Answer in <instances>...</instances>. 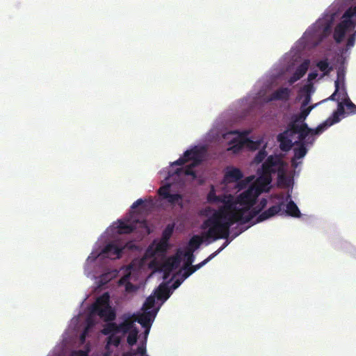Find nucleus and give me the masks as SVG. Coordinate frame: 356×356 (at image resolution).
<instances>
[{"mask_svg":"<svg viewBox=\"0 0 356 356\" xmlns=\"http://www.w3.org/2000/svg\"><path fill=\"white\" fill-rule=\"evenodd\" d=\"M170 188V186L169 184H166L159 188L158 193L162 197V199L165 200L167 196L169 195Z\"/></svg>","mask_w":356,"mask_h":356,"instance_id":"c756f323","label":"nucleus"},{"mask_svg":"<svg viewBox=\"0 0 356 356\" xmlns=\"http://www.w3.org/2000/svg\"><path fill=\"white\" fill-rule=\"evenodd\" d=\"M228 241H225L220 248H219L216 252L210 254L204 261L199 263L198 264L192 266L193 270L195 272L196 270L202 268L203 266H204L206 264H207L210 260H211L213 257L218 254L228 245Z\"/></svg>","mask_w":356,"mask_h":356,"instance_id":"412c9836","label":"nucleus"},{"mask_svg":"<svg viewBox=\"0 0 356 356\" xmlns=\"http://www.w3.org/2000/svg\"><path fill=\"white\" fill-rule=\"evenodd\" d=\"M289 124L292 136L298 134V140L296 141L294 144L301 145L302 144H304V145H313L315 140L313 136L314 135H320L330 127L326 120L315 129L309 128L307 123H289Z\"/></svg>","mask_w":356,"mask_h":356,"instance_id":"f03ea898","label":"nucleus"},{"mask_svg":"<svg viewBox=\"0 0 356 356\" xmlns=\"http://www.w3.org/2000/svg\"><path fill=\"white\" fill-rule=\"evenodd\" d=\"M290 92L291 90L288 88H280L270 95V100H288Z\"/></svg>","mask_w":356,"mask_h":356,"instance_id":"a211bd4d","label":"nucleus"},{"mask_svg":"<svg viewBox=\"0 0 356 356\" xmlns=\"http://www.w3.org/2000/svg\"><path fill=\"white\" fill-rule=\"evenodd\" d=\"M336 81H339V86L344 85V74L343 70H339L337 71V79Z\"/></svg>","mask_w":356,"mask_h":356,"instance_id":"4c0bfd02","label":"nucleus"},{"mask_svg":"<svg viewBox=\"0 0 356 356\" xmlns=\"http://www.w3.org/2000/svg\"><path fill=\"white\" fill-rule=\"evenodd\" d=\"M174 262H176V263H177V264H178V263L179 262V259H178V258H177V257H176V258H174Z\"/></svg>","mask_w":356,"mask_h":356,"instance_id":"864d4df0","label":"nucleus"},{"mask_svg":"<svg viewBox=\"0 0 356 356\" xmlns=\"http://www.w3.org/2000/svg\"><path fill=\"white\" fill-rule=\"evenodd\" d=\"M267 204V200L264 198H263L261 201H260V203H259V205H260V208L259 209H257V211H261ZM255 211H257V209H255Z\"/></svg>","mask_w":356,"mask_h":356,"instance_id":"49530a36","label":"nucleus"},{"mask_svg":"<svg viewBox=\"0 0 356 356\" xmlns=\"http://www.w3.org/2000/svg\"><path fill=\"white\" fill-rule=\"evenodd\" d=\"M181 170H182V168L178 169V170H177V172H177V174H179V172H180V171H181Z\"/></svg>","mask_w":356,"mask_h":356,"instance_id":"5fc2aeb1","label":"nucleus"},{"mask_svg":"<svg viewBox=\"0 0 356 356\" xmlns=\"http://www.w3.org/2000/svg\"><path fill=\"white\" fill-rule=\"evenodd\" d=\"M283 206L284 203L282 202L277 204L270 207L268 209L264 211V212L258 215V216L256 218V220L253 222V225L262 222L277 214L282 211Z\"/></svg>","mask_w":356,"mask_h":356,"instance_id":"ddd939ff","label":"nucleus"},{"mask_svg":"<svg viewBox=\"0 0 356 356\" xmlns=\"http://www.w3.org/2000/svg\"><path fill=\"white\" fill-rule=\"evenodd\" d=\"M156 250H164V248H162V245H159L156 247Z\"/></svg>","mask_w":356,"mask_h":356,"instance_id":"09e8293b","label":"nucleus"},{"mask_svg":"<svg viewBox=\"0 0 356 356\" xmlns=\"http://www.w3.org/2000/svg\"><path fill=\"white\" fill-rule=\"evenodd\" d=\"M292 134L291 133L289 124H287L286 129L278 134L277 139L280 143V148L283 152L289 151L293 147L294 143H292L291 139L293 137Z\"/></svg>","mask_w":356,"mask_h":356,"instance_id":"f8f14e48","label":"nucleus"},{"mask_svg":"<svg viewBox=\"0 0 356 356\" xmlns=\"http://www.w3.org/2000/svg\"><path fill=\"white\" fill-rule=\"evenodd\" d=\"M207 199L209 203H222V205L202 223V229L209 228L203 236L206 240L211 238L213 241H216L219 238H227L231 226L236 222H240L241 225L248 223L254 218L257 213V212H252L245 216V209H237L232 195H217L213 186L209 192Z\"/></svg>","mask_w":356,"mask_h":356,"instance_id":"f257e3e1","label":"nucleus"},{"mask_svg":"<svg viewBox=\"0 0 356 356\" xmlns=\"http://www.w3.org/2000/svg\"><path fill=\"white\" fill-rule=\"evenodd\" d=\"M145 335L146 337L147 335H148L150 328H145Z\"/></svg>","mask_w":356,"mask_h":356,"instance_id":"8fccbe9b","label":"nucleus"},{"mask_svg":"<svg viewBox=\"0 0 356 356\" xmlns=\"http://www.w3.org/2000/svg\"><path fill=\"white\" fill-rule=\"evenodd\" d=\"M172 227H170L168 225L163 232V237L165 238H168L172 232Z\"/></svg>","mask_w":356,"mask_h":356,"instance_id":"58836bf2","label":"nucleus"},{"mask_svg":"<svg viewBox=\"0 0 356 356\" xmlns=\"http://www.w3.org/2000/svg\"><path fill=\"white\" fill-rule=\"evenodd\" d=\"M298 145V147L293 149L294 156L291 160L292 165L295 168L297 166L296 161L303 158L307 153V149L306 148V145H304V144H302V145Z\"/></svg>","mask_w":356,"mask_h":356,"instance_id":"6ab92c4d","label":"nucleus"},{"mask_svg":"<svg viewBox=\"0 0 356 356\" xmlns=\"http://www.w3.org/2000/svg\"><path fill=\"white\" fill-rule=\"evenodd\" d=\"M343 91H346L345 86L344 85H339V92H338L337 95L339 99H341L344 97L343 95Z\"/></svg>","mask_w":356,"mask_h":356,"instance_id":"c03bdc74","label":"nucleus"},{"mask_svg":"<svg viewBox=\"0 0 356 356\" xmlns=\"http://www.w3.org/2000/svg\"><path fill=\"white\" fill-rule=\"evenodd\" d=\"M283 162L278 156H270L262 164L261 169H259L257 173L259 175L258 181L265 184H269L271 181V174L275 173L277 167H282Z\"/></svg>","mask_w":356,"mask_h":356,"instance_id":"6e6552de","label":"nucleus"},{"mask_svg":"<svg viewBox=\"0 0 356 356\" xmlns=\"http://www.w3.org/2000/svg\"><path fill=\"white\" fill-rule=\"evenodd\" d=\"M92 312L97 314L104 321L111 322L116 318V313L110 305V296L104 293L98 297L92 306Z\"/></svg>","mask_w":356,"mask_h":356,"instance_id":"20e7f679","label":"nucleus"},{"mask_svg":"<svg viewBox=\"0 0 356 356\" xmlns=\"http://www.w3.org/2000/svg\"><path fill=\"white\" fill-rule=\"evenodd\" d=\"M134 323V321L132 316H129L119 325L113 322L108 323L104 325L102 333L104 335H108L113 332H122L123 334H125L136 327Z\"/></svg>","mask_w":356,"mask_h":356,"instance_id":"1a4fd4ad","label":"nucleus"},{"mask_svg":"<svg viewBox=\"0 0 356 356\" xmlns=\"http://www.w3.org/2000/svg\"><path fill=\"white\" fill-rule=\"evenodd\" d=\"M310 61L308 59L305 60L296 70L295 72L289 79V83L292 85L299 79H300L308 70Z\"/></svg>","mask_w":356,"mask_h":356,"instance_id":"4468645a","label":"nucleus"},{"mask_svg":"<svg viewBox=\"0 0 356 356\" xmlns=\"http://www.w3.org/2000/svg\"><path fill=\"white\" fill-rule=\"evenodd\" d=\"M310 102H311V96L309 94H307L301 104V106H302L303 107L307 106V105L309 104Z\"/></svg>","mask_w":356,"mask_h":356,"instance_id":"ea45409f","label":"nucleus"},{"mask_svg":"<svg viewBox=\"0 0 356 356\" xmlns=\"http://www.w3.org/2000/svg\"><path fill=\"white\" fill-rule=\"evenodd\" d=\"M116 334L118 333L113 332L108 334V337L107 338V346L113 345L115 347H118L120 345L121 338L119 336H117Z\"/></svg>","mask_w":356,"mask_h":356,"instance_id":"bb28decb","label":"nucleus"},{"mask_svg":"<svg viewBox=\"0 0 356 356\" xmlns=\"http://www.w3.org/2000/svg\"><path fill=\"white\" fill-rule=\"evenodd\" d=\"M118 228L120 234H130L136 229V225L120 221Z\"/></svg>","mask_w":356,"mask_h":356,"instance_id":"5701e85b","label":"nucleus"},{"mask_svg":"<svg viewBox=\"0 0 356 356\" xmlns=\"http://www.w3.org/2000/svg\"><path fill=\"white\" fill-rule=\"evenodd\" d=\"M355 39H356V31L348 37L347 43H346L347 48H350L354 46Z\"/></svg>","mask_w":356,"mask_h":356,"instance_id":"72a5a7b5","label":"nucleus"},{"mask_svg":"<svg viewBox=\"0 0 356 356\" xmlns=\"http://www.w3.org/2000/svg\"><path fill=\"white\" fill-rule=\"evenodd\" d=\"M285 212L287 215L293 218H299L301 216L298 207L293 200H290L286 205Z\"/></svg>","mask_w":356,"mask_h":356,"instance_id":"4be33fe9","label":"nucleus"},{"mask_svg":"<svg viewBox=\"0 0 356 356\" xmlns=\"http://www.w3.org/2000/svg\"><path fill=\"white\" fill-rule=\"evenodd\" d=\"M312 87V86H307L305 87V89L306 90V91L308 92H309V88Z\"/></svg>","mask_w":356,"mask_h":356,"instance_id":"3c124183","label":"nucleus"},{"mask_svg":"<svg viewBox=\"0 0 356 356\" xmlns=\"http://www.w3.org/2000/svg\"><path fill=\"white\" fill-rule=\"evenodd\" d=\"M123 356H148L146 350V343L140 344L136 350L126 353Z\"/></svg>","mask_w":356,"mask_h":356,"instance_id":"b1692460","label":"nucleus"},{"mask_svg":"<svg viewBox=\"0 0 356 356\" xmlns=\"http://www.w3.org/2000/svg\"><path fill=\"white\" fill-rule=\"evenodd\" d=\"M157 310L143 311L137 316H132L133 320L140 323L144 328H150L156 315Z\"/></svg>","mask_w":356,"mask_h":356,"instance_id":"9b49d317","label":"nucleus"},{"mask_svg":"<svg viewBox=\"0 0 356 356\" xmlns=\"http://www.w3.org/2000/svg\"><path fill=\"white\" fill-rule=\"evenodd\" d=\"M122 248L115 243H109L104 247L102 253L111 259H119L121 257Z\"/></svg>","mask_w":356,"mask_h":356,"instance_id":"dca6fc26","label":"nucleus"},{"mask_svg":"<svg viewBox=\"0 0 356 356\" xmlns=\"http://www.w3.org/2000/svg\"><path fill=\"white\" fill-rule=\"evenodd\" d=\"M242 172L236 168H231L227 170L224 176V181L227 183L236 182L243 177Z\"/></svg>","mask_w":356,"mask_h":356,"instance_id":"f3484780","label":"nucleus"},{"mask_svg":"<svg viewBox=\"0 0 356 356\" xmlns=\"http://www.w3.org/2000/svg\"><path fill=\"white\" fill-rule=\"evenodd\" d=\"M318 69L323 72L324 75H328L329 73L332 70V67L330 66L327 59L321 60L316 64Z\"/></svg>","mask_w":356,"mask_h":356,"instance_id":"393cba45","label":"nucleus"},{"mask_svg":"<svg viewBox=\"0 0 356 356\" xmlns=\"http://www.w3.org/2000/svg\"><path fill=\"white\" fill-rule=\"evenodd\" d=\"M138 331L136 327L134 328L129 332V334L127 336V339L129 345L132 346L136 343L137 338H138Z\"/></svg>","mask_w":356,"mask_h":356,"instance_id":"cd10ccee","label":"nucleus"},{"mask_svg":"<svg viewBox=\"0 0 356 356\" xmlns=\"http://www.w3.org/2000/svg\"><path fill=\"white\" fill-rule=\"evenodd\" d=\"M85 337H86V336H85V333H83V334H81V339L83 341V340L85 339Z\"/></svg>","mask_w":356,"mask_h":356,"instance_id":"603ef678","label":"nucleus"},{"mask_svg":"<svg viewBox=\"0 0 356 356\" xmlns=\"http://www.w3.org/2000/svg\"><path fill=\"white\" fill-rule=\"evenodd\" d=\"M267 156V152L265 149H261L259 151V152L257 154V155L255 156L254 159V162L255 163H260L261 162H262L264 159Z\"/></svg>","mask_w":356,"mask_h":356,"instance_id":"7c9ffc66","label":"nucleus"},{"mask_svg":"<svg viewBox=\"0 0 356 356\" xmlns=\"http://www.w3.org/2000/svg\"><path fill=\"white\" fill-rule=\"evenodd\" d=\"M185 256L187 257L186 265L191 266L192 263L194 261V256L193 254V250H188L185 253Z\"/></svg>","mask_w":356,"mask_h":356,"instance_id":"e433bc0d","label":"nucleus"},{"mask_svg":"<svg viewBox=\"0 0 356 356\" xmlns=\"http://www.w3.org/2000/svg\"><path fill=\"white\" fill-rule=\"evenodd\" d=\"M315 106H300V112L298 114L293 115L291 118V121L289 123L293 124H302L305 123V120L309 115L312 110Z\"/></svg>","mask_w":356,"mask_h":356,"instance_id":"2eb2a0df","label":"nucleus"},{"mask_svg":"<svg viewBox=\"0 0 356 356\" xmlns=\"http://www.w3.org/2000/svg\"><path fill=\"white\" fill-rule=\"evenodd\" d=\"M334 87H335V90H334V93L332 95H330V97L327 99H330L332 101H338L339 97L337 98L336 97L338 96L337 94H338V92H339V81H334Z\"/></svg>","mask_w":356,"mask_h":356,"instance_id":"473e14b6","label":"nucleus"},{"mask_svg":"<svg viewBox=\"0 0 356 356\" xmlns=\"http://www.w3.org/2000/svg\"><path fill=\"white\" fill-rule=\"evenodd\" d=\"M182 198L181 195L179 194H171L170 193L167 196L165 200H168V202L171 204H175L178 201L181 200Z\"/></svg>","mask_w":356,"mask_h":356,"instance_id":"2f4dec72","label":"nucleus"},{"mask_svg":"<svg viewBox=\"0 0 356 356\" xmlns=\"http://www.w3.org/2000/svg\"><path fill=\"white\" fill-rule=\"evenodd\" d=\"M354 17H356V6L348 8L344 13L341 22L334 28L333 38L337 43L341 42L346 33L355 28L356 22L352 19Z\"/></svg>","mask_w":356,"mask_h":356,"instance_id":"7ed1b4c3","label":"nucleus"},{"mask_svg":"<svg viewBox=\"0 0 356 356\" xmlns=\"http://www.w3.org/2000/svg\"><path fill=\"white\" fill-rule=\"evenodd\" d=\"M155 305V297L150 296L147 298L145 303L143 305V311H151L150 309L154 307Z\"/></svg>","mask_w":356,"mask_h":356,"instance_id":"c85d7f7f","label":"nucleus"},{"mask_svg":"<svg viewBox=\"0 0 356 356\" xmlns=\"http://www.w3.org/2000/svg\"><path fill=\"white\" fill-rule=\"evenodd\" d=\"M232 133L238 134V138L234 139L232 141V145L227 149L229 151H232L236 154L239 152L245 146L251 149H256L259 147V142H254L253 140L246 138L248 134V131L239 134L236 131Z\"/></svg>","mask_w":356,"mask_h":356,"instance_id":"9d476101","label":"nucleus"},{"mask_svg":"<svg viewBox=\"0 0 356 356\" xmlns=\"http://www.w3.org/2000/svg\"><path fill=\"white\" fill-rule=\"evenodd\" d=\"M252 177H248L245 180L240 181L237 184V188L238 190H242L246 188L247 185L252 181Z\"/></svg>","mask_w":356,"mask_h":356,"instance_id":"f704fd0d","label":"nucleus"},{"mask_svg":"<svg viewBox=\"0 0 356 356\" xmlns=\"http://www.w3.org/2000/svg\"><path fill=\"white\" fill-rule=\"evenodd\" d=\"M318 76L317 72H312L308 74V81H312Z\"/></svg>","mask_w":356,"mask_h":356,"instance_id":"37998d69","label":"nucleus"},{"mask_svg":"<svg viewBox=\"0 0 356 356\" xmlns=\"http://www.w3.org/2000/svg\"><path fill=\"white\" fill-rule=\"evenodd\" d=\"M193 273H195V271L193 270L192 266H186L184 268V272L182 275L183 279H186Z\"/></svg>","mask_w":356,"mask_h":356,"instance_id":"c9c22d12","label":"nucleus"},{"mask_svg":"<svg viewBox=\"0 0 356 356\" xmlns=\"http://www.w3.org/2000/svg\"><path fill=\"white\" fill-rule=\"evenodd\" d=\"M343 95L344 97L341 98V102H338L337 110L326 120L330 127L339 122L341 120V116L345 114H356V105L350 99L346 91H343Z\"/></svg>","mask_w":356,"mask_h":356,"instance_id":"423d86ee","label":"nucleus"},{"mask_svg":"<svg viewBox=\"0 0 356 356\" xmlns=\"http://www.w3.org/2000/svg\"><path fill=\"white\" fill-rule=\"evenodd\" d=\"M154 293L158 300L163 301L168 299L170 296V289L164 283L159 285Z\"/></svg>","mask_w":356,"mask_h":356,"instance_id":"aec40b11","label":"nucleus"},{"mask_svg":"<svg viewBox=\"0 0 356 356\" xmlns=\"http://www.w3.org/2000/svg\"><path fill=\"white\" fill-rule=\"evenodd\" d=\"M259 194V192L257 188L253 186H250L246 191L241 193L236 200L234 198L236 207L238 209H245V216H248L252 212H257L254 216L256 217L259 213V211H255V208L250 210V207L254 204Z\"/></svg>","mask_w":356,"mask_h":356,"instance_id":"39448f33","label":"nucleus"},{"mask_svg":"<svg viewBox=\"0 0 356 356\" xmlns=\"http://www.w3.org/2000/svg\"><path fill=\"white\" fill-rule=\"evenodd\" d=\"M192 161L193 163L184 168V174L186 175H191L193 177H196L195 172L193 168L200 165L202 161V154L200 151L195 147L193 149L186 150L183 156L178 159L176 161H175L172 165H181L185 164L186 162Z\"/></svg>","mask_w":356,"mask_h":356,"instance_id":"0eeeda50","label":"nucleus"},{"mask_svg":"<svg viewBox=\"0 0 356 356\" xmlns=\"http://www.w3.org/2000/svg\"><path fill=\"white\" fill-rule=\"evenodd\" d=\"M126 290L127 291H134L136 289V286L131 284V282H128L127 284H126Z\"/></svg>","mask_w":356,"mask_h":356,"instance_id":"a18cd8bd","label":"nucleus"},{"mask_svg":"<svg viewBox=\"0 0 356 356\" xmlns=\"http://www.w3.org/2000/svg\"><path fill=\"white\" fill-rule=\"evenodd\" d=\"M202 242L203 239L201 236L198 235L192 236L188 243L189 246L192 248L191 250L193 252L195 250L197 249Z\"/></svg>","mask_w":356,"mask_h":356,"instance_id":"a878e982","label":"nucleus"},{"mask_svg":"<svg viewBox=\"0 0 356 356\" xmlns=\"http://www.w3.org/2000/svg\"><path fill=\"white\" fill-rule=\"evenodd\" d=\"M143 203L144 200L143 199H138L133 203V204L131 205V209H136L138 206L142 205Z\"/></svg>","mask_w":356,"mask_h":356,"instance_id":"79ce46f5","label":"nucleus"},{"mask_svg":"<svg viewBox=\"0 0 356 356\" xmlns=\"http://www.w3.org/2000/svg\"><path fill=\"white\" fill-rule=\"evenodd\" d=\"M72 356H88V352L79 350L76 351H74L72 354Z\"/></svg>","mask_w":356,"mask_h":356,"instance_id":"a19ab883","label":"nucleus"},{"mask_svg":"<svg viewBox=\"0 0 356 356\" xmlns=\"http://www.w3.org/2000/svg\"><path fill=\"white\" fill-rule=\"evenodd\" d=\"M182 281L181 280H177L174 282V283L172 284V288L173 289H176L177 288H178L181 284Z\"/></svg>","mask_w":356,"mask_h":356,"instance_id":"de8ad7c7","label":"nucleus"}]
</instances>
